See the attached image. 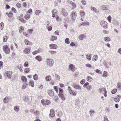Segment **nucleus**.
Here are the masks:
<instances>
[{"mask_svg": "<svg viewBox=\"0 0 121 121\" xmlns=\"http://www.w3.org/2000/svg\"><path fill=\"white\" fill-rule=\"evenodd\" d=\"M47 66L51 67L54 64V60L50 58H47L45 61Z\"/></svg>", "mask_w": 121, "mask_h": 121, "instance_id": "1", "label": "nucleus"}, {"mask_svg": "<svg viewBox=\"0 0 121 121\" xmlns=\"http://www.w3.org/2000/svg\"><path fill=\"white\" fill-rule=\"evenodd\" d=\"M13 74V72L11 71H7L4 74L5 76L7 77L9 79L11 78Z\"/></svg>", "mask_w": 121, "mask_h": 121, "instance_id": "2", "label": "nucleus"}, {"mask_svg": "<svg viewBox=\"0 0 121 121\" xmlns=\"http://www.w3.org/2000/svg\"><path fill=\"white\" fill-rule=\"evenodd\" d=\"M100 25L102 27L105 29L108 27V24L106 22L102 21L100 23Z\"/></svg>", "mask_w": 121, "mask_h": 121, "instance_id": "3", "label": "nucleus"}, {"mask_svg": "<svg viewBox=\"0 0 121 121\" xmlns=\"http://www.w3.org/2000/svg\"><path fill=\"white\" fill-rule=\"evenodd\" d=\"M76 12L73 11L72 12L70 16L72 21H74L76 16Z\"/></svg>", "mask_w": 121, "mask_h": 121, "instance_id": "4", "label": "nucleus"}, {"mask_svg": "<svg viewBox=\"0 0 121 121\" xmlns=\"http://www.w3.org/2000/svg\"><path fill=\"white\" fill-rule=\"evenodd\" d=\"M4 50L7 54H8L10 52V49L9 47L7 45H4L3 46Z\"/></svg>", "mask_w": 121, "mask_h": 121, "instance_id": "5", "label": "nucleus"}, {"mask_svg": "<svg viewBox=\"0 0 121 121\" xmlns=\"http://www.w3.org/2000/svg\"><path fill=\"white\" fill-rule=\"evenodd\" d=\"M99 91L100 93H103V94L105 97H106L107 96V91L105 88H104L101 89H99Z\"/></svg>", "mask_w": 121, "mask_h": 121, "instance_id": "6", "label": "nucleus"}, {"mask_svg": "<svg viewBox=\"0 0 121 121\" xmlns=\"http://www.w3.org/2000/svg\"><path fill=\"white\" fill-rule=\"evenodd\" d=\"M84 87H86V88L89 90H91L92 88L91 86V85H89V83L88 82L86 83L83 85Z\"/></svg>", "mask_w": 121, "mask_h": 121, "instance_id": "7", "label": "nucleus"}, {"mask_svg": "<svg viewBox=\"0 0 121 121\" xmlns=\"http://www.w3.org/2000/svg\"><path fill=\"white\" fill-rule=\"evenodd\" d=\"M49 46L51 49H56L57 48V46L55 44H51Z\"/></svg>", "mask_w": 121, "mask_h": 121, "instance_id": "8", "label": "nucleus"}, {"mask_svg": "<svg viewBox=\"0 0 121 121\" xmlns=\"http://www.w3.org/2000/svg\"><path fill=\"white\" fill-rule=\"evenodd\" d=\"M55 114L54 111L52 109L50 110L49 116L51 117H54Z\"/></svg>", "mask_w": 121, "mask_h": 121, "instance_id": "9", "label": "nucleus"}, {"mask_svg": "<svg viewBox=\"0 0 121 121\" xmlns=\"http://www.w3.org/2000/svg\"><path fill=\"white\" fill-rule=\"evenodd\" d=\"M73 87L74 88L78 89L79 90H80L81 89V86L79 85H78L77 84H73Z\"/></svg>", "mask_w": 121, "mask_h": 121, "instance_id": "10", "label": "nucleus"}, {"mask_svg": "<svg viewBox=\"0 0 121 121\" xmlns=\"http://www.w3.org/2000/svg\"><path fill=\"white\" fill-rule=\"evenodd\" d=\"M69 92L70 94L75 96L76 95L77 93L74 90H70L69 91Z\"/></svg>", "mask_w": 121, "mask_h": 121, "instance_id": "11", "label": "nucleus"}, {"mask_svg": "<svg viewBox=\"0 0 121 121\" xmlns=\"http://www.w3.org/2000/svg\"><path fill=\"white\" fill-rule=\"evenodd\" d=\"M58 95L62 100H65V97L62 93L59 94Z\"/></svg>", "mask_w": 121, "mask_h": 121, "instance_id": "12", "label": "nucleus"}, {"mask_svg": "<svg viewBox=\"0 0 121 121\" xmlns=\"http://www.w3.org/2000/svg\"><path fill=\"white\" fill-rule=\"evenodd\" d=\"M101 7L103 10H107L108 9L109 7L108 5H103L101 6Z\"/></svg>", "mask_w": 121, "mask_h": 121, "instance_id": "13", "label": "nucleus"}, {"mask_svg": "<svg viewBox=\"0 0 121 121\" xmlns=\"http://www.w3.org/2000/svg\"><path fill=\"white\" fill-rule=\"evenodd\" d=\"M121 96L120 95H118L115 98H114V101L116 102H118L120 101V99L121 98Z\"/></svg>", "mask_w": 121, "mask_h": 121, "instance_id": "14", "label": "nucleus"}, {"mask_svg": "<svg viewBox=\"0 0 121 121\" xmlns=\"http://www.w3.org/2000/svg\"><path fill=\"white\" fill-rule=\"evenodd\" d=\"M69 69H70L72 71L74 70L75 65L72 64H70L69 65Z\"/></svg>", "mask_w": 121, "mask_h": 121, "instance_id": "15", "label": "nucleus"}, {"mask_svg": "<svg viewBox=\"0 0 121 121\" xmlns=\"http://www.w3.org/2000/svg\"><path fill=\"white\" fill-rule=\"evenodd\" d=\"M48 93L49 96H52L54 95V92L53 90H51L48 91Z\"/></svg>", "mask_w": 121, "mask_h": 121, "instance_id": "16", "label": "nucleus"}, {"mask_svg": "<svg viewBox=\"0 0 121 121\" xmlns=\"http://www.w3.org/2000/svg\"><path fill=\"white\" fill-rule=\"evenodd\" d=\"M89 22H85L81 23L79 25V26L85 25L89 26Z\"/></svg>", "mask_w": 121, "mask_h": 121, "instance_id": "17", "label": "nucleus"}, {"mask_svg": "<svg viewBox=\"0 0 121 121\" xmlns=\"http://www.w3.org/2000/svg\"><path fill=\"white\" fill-rule=\"evenodd\" d=\"M35 58L39 62L41 61L42 60V57L39 56H38L35 57Z\"/></svg>", "mask_w": 121, "mask_h": 121, "instance_id": "18", "label": "nucleus"}, {"mask_svg": "<svg viewBox=\"0 0 121 121\" xmlns=\"http://www.w3.org/2000/svg\"><path fill=\"white\" fill-rule=\"evenodd\" d=\"M61 13L65 16H66L68 14L67 12L65 11L64 9H62V11L61 12Z\"/></svg>", "mask_w": 121, "mask_h": 121, "instance_id": "19", "label": "nucleus"}, {"mask_svg": "<svg viewBox=\"0 0 121 121\" xmlns=\"http://www.w3.org/2000/svg\"><path fill=\"white\" fill-rule=\"evenodd\" d=\"M86 37V36L84 34H82L79 35L78 38L82 40Z\"/></svg>", "mask_w": 121, "mask_h": 121, "instance_id": "20", "label": "nucleus"}, {"mask_svg": "<svg viewBox=\"0 0 121 121\" xmlns=\"http://www.w3.org/2000/svg\"><path fill=\"white\" fill-rule=\"evenodd\" d=\"M57 10L56 9H54L52 11V16L54 17L55 16L57 15L56 14L57 13Z\"/></svg>", "mask_w": 121, "mask_h": 121, "instance_id": "21", "label": "nucleus"}, {"mask_svg": "<svg viewBox=\"0 0 121 121\" xmlns=\"http://www.w3.org/2000/svg\"><path fill=\"white\" fill-rule=\"evenodd\" d=\"M14 109L15 112H18L20 110L19 107L17 105L15 106L14 108Z\"/></svg>", "mask_w": 121, "mask_h": 121, "instance_id": "22", "label": "nucleus"}, {"mask_svg": "<svg viewBox=\"0 0 121 121\" xmlns=\"http://www.w3.org/2000/svg\"><path fill=\"white\" fill-rule=\"evenodd\" d=\"M29 100V97L27 96H25L23 97V100L25 102H27Z\"/></svg>", "mask_w": 121, "mask_h": 121, "instance_id": "23", "label": "nucleus"}, {"mask_svg": "<svg viewBox=\"0 0 121 121\" xmlns=\"http://www.w3.org/2000/svg\"><path fill=\"white\" fill-rule=\"evenodd\" d=\"M57 39V37L56 36L52 35L51 38H50V40L52 41H54L55 40H56Z\"/></svg>", "mask_w": 121, "mask_h": 121, "instance_id": "24", "label": "nucleus"}, {"mask_svg": "<svg viewBox=\"0 0 121 121\" xmlns=\"http://www.w3.org/2000/svg\"><path fill=\"white\" fill-rule=\"evenodd\" d=\"M22 81L25 82H26L27 81V79L26 77L24 76H22L21 77Z\"/></svg>", "mask_w": 121, "mask_h": 121, "instance_id": "25", "label": "nucleus"}, {"mask_svg": "<svg viewBox=\"0 0 121 121\" xmlns=\"http://www.w3.org/2000/svg\"><path fill=\"white\" fill-rule=\"evenodd\" d=\"M30 48H25L24 51V52L26 53L27 54L30 52Z\"/></svg>", "mask_w": 121, "mask_h": 121, "instance_id": "26", "label": "nucleus"}, {"mask_svg": "<svg viewBox=\"0 0 121 121\" xmlns=\"http://www.w3.org/2000/svg\"><path fill=\"white\" fill-rule=\"evenodd\" d=\"M91 54H88L86 55L87 59L89 60H91Z\"/></svg>", "mask_w": 121, "mask_h": 121, "instance_id": "27", "label": "nucleus"}, {"mask_svg": "<svg viewBox=\"0 0 121 121\" xmlns=\"http://www.w3.org/2000/svg\"><path fill=\"white\" fill-rule=\"evenodd\" d=\"M51 79V77L49 75H48L46 76L45 78L46 81H50Z\"/></svg>", "mask_w": 121, "mask_h": 121, "instance_id": "28", "label": "nucleus"}, {"mask_svg": "<svg viewBox=\"0 0 121 121\" xmlns=\"http://www.w3.org/2000/svg\"><path fill=\"white\" fill-rule=\"evenodd\" d=\"M98 58V56L96 55H94L93 57L92 60L95 61H96Z\"/></svg>", "mask_w": 121, "mask_h": 121, "instance_id": "29", "label": "nucleus"}, {"mask_svg": "<svg viewBox=\"0 0 121 121\" xmlns=\"http://www.w3.org/2000/svg\"><path fill=\"white\" fill-rule=\"evenodd\" d=\"M86 79L87 81L89 82H91L93 80V79L90 76H88L87 77Z\"/></svg>", "mask_w": 121, "mask_h": 121, "instance_id": "30", "label": "nucleus"}, {"mask_svg": "<svg viewBox=\"0 0 121 121\" xmlns=\"http://www.w3.org/2000/svg\"><path fill=\"white\" fill-rule=\"evenodd\" d=\"M29 85H30L32 87H34V85L33 81L32 80H30L29 83Z\"/></svg>", "mask_w": 121, "mask_h": 121, "instance_id": "31", "label": "nucleus"}, {"mask_svg": "<svg viewBox=\"0 0 121 121\" xmlns=\"http://www.w3.org/2000/svg\"><path fill=\"white\" fill-rule=\"evenodd\" d=\"M50 101L48 100H46L44 101V105H46L49 104H50Z\"/></svg>", "mask_w": 121, "mask_h": 121, "instance_id": "32", "label": "nucleus"}, {"mask_svg": "<svg viewBox=\"0 0 121 121\" xmlns=\"http://www.w3.org/2000/svg\"><path fill=\"white\" fill-rule=\"evenodd\" d=\"M3 101L4 103H7L8 102V97H5L3 99Z\"/></svg>", "mask_w": 121, "mask_h": 121, "instance_id": "33", "label": "nucleus"}, {"mask_svg": "<svg viewBox=\"0 0 121 121\" xmlns=\"http://www.w3.org/2000/svg\"><path fill=\"white\" fill-rule=\"evenodd\" d=\"M17 68L21 71L22 72V68H23V66L22 65H19L17 66Z\"/></svg>", "mask_w": 121, "mask_h": 121, "instance_id": "34", "label": "nucleus"}, {"mask_svg": "<svg viewBox=\"0 0 121 121\" xmlns=\"http://www.w3.org/2000/svg\"><path fill=\"white\" fill-rule=\"evenodd\" d=\"M24 42L26 44V45L29 44V45H31V43L27 39H25L24 40Z\"/></svg>", "mask_w": 121, "mask_h": 121, "instance_id": "35", "label": "nucleus"}, {"mask_svg": "<svg viewBox=\"0 0 121 121\" xmlns=\"http://www.w3.org/2000/svg\"><path fill=\"white\" fill-rule=\"evenodd\" d=\"M34 79L35 80H38V75L37 74H35L33 76Z\"/></svg>", "mask_w": 121, "mask_h": 121, "instance_id": "36", "label": "nucleus"}, {"mask_svg": "<svg viewBox=\"0 0 121 121\" xmlns=\"http://www.w3.org/2000/svg\"><path fill=\"white\" fill-rule=\"evenodd\" d=\"M91 9L92 10L94 11L95 12L97 13L98 12L99 10L97 9H96V8L94 7H91Z\"/></svg>", "mask_w": 121, "mask_h": 121, "instance_id": "37", "label": "nucleus"}, {"mask_svg": "<svg viewBox=\"0 0 121 121\" xmlns=\"http://www.w3.org/2000/svg\"><path fill=\"white\" fill-rule=\"evenodd\" d=\"M55 17L56 18V20L57 22L61 21V18L57 15H56Z\"/></svg>", "mask_w": 121, "mask_h": 121, "instance_id": "38", "label": "nucleus"}, {"mask_svg": "<svg viewBox=\"0 0 121 121\" xmlns=\"http://www.w3.org/2000/svg\"><path fill=\"white\" fill-rule=\"evenodd\" d=\"M80 13L81 17H84L85 14V13L84 12L81 10L80 11Z\"/></svg>", "mask_w": 121, "mask_h": 121, "instance_id": "39", "label": "nucleus"}, {"mask_svg": "<svg viewBox=\"0 0 121 121\" xmlns=\"http://www.w3.org/2000/svg\"><path fill=\"white\" fill-rule=\"evenodd\" d=\"M104 40L106 42L108 41H110V39L108 37H104Z\"/></svg>", "mask_w": 121, "mask_h": 121, "instance_id": "40", "label": "nucleus"}, {"mask_svg": "<svg viewBox=\"0 0 121 121\" xmlns=\"http://www.w3.org/2000/svg\"><path fill=\"white\" fill-rule=\"evenodd\" d=\"M8 39V37L6 36H4L3 38V41L4 42H6Z\"/></svg>", "mask_w": 121, "mask_h": 121, "instance_id": "41", "label": "nucleus"}, {"mask_svg": "<svg viewBox=\"0 0 121 121\" xmlns=\"http://www.w3.org/2000/svg\"><path fill=\"white\" fill-rule=\"evenodd\" d=\"M24 18L28 20L30 18V15L28 14H26L24 16Z\"/></svg>", "mask_w": 121, "mask_h": 121, "instance_id": "42", "label": "nucleus"}, {"mask_svg": "<svg viewBox=\"0 0 121 121\" xmlns=\"http://www.w3.org/2000/svg\"><path fill=\"white\" fill-rule=\"evenodd\" d=\"M30 69L29 68H26L24 69V72L26 73H28L30 71Z\"/></svg>", "mask_w": 121, "mask_h": 121, "instance_id": "43", "label": "nucleus"}, {"mask_svg": "<svg viewBox=\"0 0 121 121\" xmlns=\"http://www.w3.org/2000/svg\"><path fill=\"white\" fill-rule=\"evenodd\" d=\"M41 12V11L40 10H36L35 13L37 15H38L39 13Z\"/></svg>", "mask_w": 121, "mask_h": 121, "instance_id": "44", "label": "nucleus"}, {"mask_svg": "<svg viewBox=\"0 0 121 121\" xmlns=\"http://www.w3.org/2000/svg\"><path fill=\"white\" fill-rule=\"evenodd\" d=\"M49 53L52 55H53L56 54L57 52L55 51L51 50L49 51Z\"/></svg>", "mask_w": 121, "mask_h": 121, "instance_id": "45", "label": "nucleus"}, {"mask_svg": "<svg viewBox=\"0 0 121 121\" xmlns=\"http://www.w3.org/2000/svg\"><path fill=\"white\" fill-rule=\"evenodd\" d=\"M65 42L66 44H69L70 43L69 39L68 38H66L65 40Z\"/></svg>", "mask_w": 121, "mask_h": 121, "instance_id": "46", "label": "nucleus"}, {"mask_svg": "<svg viewBox=\"0 0 121 121\" xmlns=\"http://www.w3.org/2000/svg\"><path fill=\"white\" fill-rule=\"evenodd\" d=\"M103 65L106 68H108V65L107 62L106 61H104L103 63Z\"/></svg>", "mask_w": 121, "mask_h": 121, "instance_id": "47", "label": "nucleus"}, {"mask_svg": "<svg viewBox=\"0 0 121 121\" xmlns=\"http://www.w3.org/2000/svg\"><path fill=\"white\" fill-rule=\"evenodd\" d=\"M107 20L109 22H111V20L112 17L110 16H109L107 17Z\"/></svg>", "mask_w": 121, "mask_h": 121, "instance_id": "48", "label": "nucleus"}, {"mask_svg": "<svg viewBox=\"0 0 121 121\" xmlns=\"http://www.w3.org/2000/svg\"><path fill=\"white\" fill-rule=\"evenodd\" d=\"M104 121H109L107 117L105 115L104 116Z\"/></svg>", "mask_w": 121, "mask_h": 121, "instance_id": "49", "label": "nucleus"}, {"mask_svg": "<svg viewBox=\"0 0 121 121\" xmlns=\"http://www.w3.org/2000/svg\"><path fill=\"white\" fill-rule=\"evenodd\" d=\"M28 63L27 61L24 64V66L25 67H28Z\"/></svg>", "mask_w": 121, "mask_h": 121, "instance_id": "50", "label": "nucleus"}, {"mask_svg": "<svg viewBox=\"0 0 121 121\" xmlns=\"http://www.w3.org/2000/svg\"><path fill=\"white\" fill-rule=\"evenodd\" d=\"M117 89H114L113 90L111 91V93L112 94H114L117 91Z\"/></svg>", "mask_w": 121, "mask_h": 121, "instance_id": "51", "label": "nucleus"}, {"mask_svg": "<svg viewBox=\"0 0 121 121\" xmlns=\"http://www.w3.org/2000/svg\"><path fill=\"white\" fill-rule=\"evenodd\" d=\"M95 71L97 73L99 74H101L102 73V71L98 69H96L95 70Z\"/></svg>", "mask_w": 121, "mask_h": 121, "instance_id": "52", "label": "nucleus"}, {"mask_svg": "<svg viewBox=\"0 0 121 121\" xmlns=\"http://www.w3.org/2000/svg\"><path fill=\"white\" fill-rule=\"evenodd\" d=\"M107 72L105 71H104L103 72V76L105 77H106L107 76Z\"/></svg>", "mask_w": 121, "mask_h": 121, "instance_id": "53", "label": "nucleus"}, {"mask_svg": "<svg viewBox=\"0 0 121 121\" xmlns=\"http://www.w3.org/2000/svg\"><path fill=\"white\" fill-rule=\"evenodd\" d=\"M59 94H60V93L61 94L63 93V89H62L61 88H59Z\"/></svg>", "mask_w": 121, "mask_h": 121, "instance_id": "54", "label": "nucleus"}, {"mask_svg": "<svg viewBox=\"0 0 121 121\" xmlns=\"http://www.w3.org/2000/svg\"><path fill=\"white\" fill-rule=\"evenodd\" d=\"M89 112L91 115L92 114H93L95 113V112L94 111L92 110H91Z\"/></svg>", "mask_w": 121, "mask_h": 121, "instance_id": "55", "label": "nucleus"}, {"mask_svg": "<svg viewBox=\"0 0 121 121\" xmlns=\"http://www.w3.org/2000/svg\"><path fill=\"white\" fill-rule=\"evenodd\" d=\"M81 2L84 5H85L86 4V2L85 0H81Z\"/></svg>", "mask_w": 121, "mask_h": 121, "instance_id": "56", "label": "nucleus"}, {"mask_svg": "<svg viewBox=\"0 0 121 121\" xmlns=\"http://www.w3.org/2000/svg\"><path fill=\"white\" fill-rule=\"evenodd\" d=\"M4 24L2 22L0 24V27L2 29L4 27Z\"/></svg>", "mask_w": 121, "mask_h": 121, "instance_id": "57", "label": "nucleus"}, {"mask_svg": "<svg viewBox=\"0 0 121 121\" xmlns=\"http://www.w3.org/2000/svg\"><path fill=\"white\" fill-rule=\"evenodd\" d=\"M19 20L21 22H24L25 20L22 18H21L20 17H19Z\"/></svg>", "mask_w": 121, "mask_h": 121, "instance_id": "58", "label": "nucleus"}, {"mask_svg": "<svg viewBox=\"0 0 121 121\" xmlns=\"http://www.w3.org/2000/svg\"><path fill=\"white\" fill-rule=\"evenodd\" d=\"M103 33L105 34H108L109 33V31H106L105 30H104L103 31Z\"/></svg>", "mask_w": 121, "mask_h": 121, "instance_id": "59", "label": "nucleus"}, {"mask_svg": "<svg viewBox=\"0 0 121 121\" xmlns=\"http://www.w3.org/2000/svg\"><path fill=\"white\" fill-rule=\"evenodd\" d=\"M113 24L116 26H117L119 24L118 22L117 21H115L113 22Z\"/></svg>", "mask_w": 121, "mask_h": 121, "instance_id": "60", "label": "nucleus"}, {"mask_svg": "<svg viewBox=\"0 0 121 121\" xmlns=\"http://www.w3.org/2000/svg\"><path fill=\"white\" fill-rule=\"evenodd\" d=\"M85 82V80L84 79H83L82 80L80 81V83L82 85H83Z\"/></svg>", "mask_w": 121, "mask_h": 121, "instance_id": "61", "label": "nucleus"}, {"mask_svg": "<svg viewBox=\"0 0 121 121\" xmlns=\"http://www.w3.org/2000/svg\"><path fill=\"white\" fill-rule=\"evenodd\" d=\"M13 15V13L11 12H10L9 14L8 15V16L9 17H11Z\"/></svg>", "mask_w": 121, "mask_h": 121, "instance_id": "62", "label": "nucleus"}, {"mask_svg": "<svg viewBox=\"0 0 121 121\" xmlns=\"http://www.w3.org/2000/svg\"><path fill=\"white\" fill-rule=\"evenodd\" d=\"M54 89L57 92L58 91V89L56 86H54L53 87Z\"/></svg>", "mask_w": 121, "mask_h": 121, "instance_id": "63", "label": "nucleus"}, {"mask_svg": "<svg viewBox=\"0 0 121 121\" xmlns=\"http://www.w3.org/2000/svg\"><path fill=\"white\" fill-rule=\"evenodd\" d=\"M23 34L24 35H25V36L27 37H28L29 36V35L27 34L26 32H23Z\"/></svg>", "mask_w": 121, "mask_h": 121, "instance_id": "64", "label": "nucleus"}]
</instances>
